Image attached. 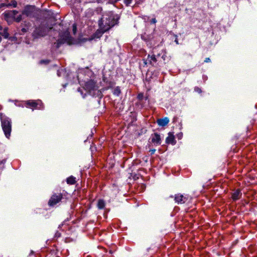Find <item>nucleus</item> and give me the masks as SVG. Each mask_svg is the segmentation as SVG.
<instances>
[{"instance_id":"obj_1","label":"nucleus","mask_w":257,"mask_h":257,"mask_svg":"<svg viewBox=\"0 0 257 257\" xmlns=\"http://www.w3.org/2000/svg\"><path fill=\"white\" fill-rule=\"evenodd\" d=\"M53 29L52 25H49L47 23H41V24L35 28L32 33V36L34 39H38L46 36L48 32Z\"/></svg>"},{"instance_id":"obj_2","label":"nucleus","mask_w":257,"mask_h":257,"mask_svg":"<svg viewBox=\"0 0 257 257\" xmlns=\"http://www.w3.org/2000/svg\"><path fill=\"white\" fill-rule=\"evenodd\" d=\"M115 20L112 16L109 15H103L101 20L99 21V28L102 27L107 29V31L114 26Z\"/></svg>"},{"instance_id":"obj_3","label":"nucleus","mask_w":257,"mask_h":257,"mask_svg":"<svg viewBox=\"0 0 257 257\" xmlns=\"http://www.w3.org/2000/svg\"><path fill=\"white\" fill-rule=\"evenodd\" d=\"M115 20L112 16L109 15H103L101 20L99 21V28L102 27L107 29V31L114 26Z\"/></svg>"},{"instance_id":"obj_4","label":"nucleus","mask_w":257,"mask_h":257,"mask_svg":"<svg viewBox=\"0 0 257 257\" xmlns=\"http://www.w3.org/2000/svg\"><path fill=\"white\" fill-rule=\"evenodd\" d=\"M98 87L96 82L92 79L86 81L84 85V89L93 96L100 95L101 92L98 90Z\"/></svg>"},{"instance_id":"obj_5","label":"nucleus","mask_w":257,"mask_h":257,"mask_svg":"<svg viewBox=\"0 0 257 257\" xmlns=\"http://www.w3.org/2000/svg\"><path fill=\"white\" fill-rule=\"evenodd\" d=\"M1 120L2 123V127L4 132L5 136L7 138H9L11 136V133L12 131V122L11 119L1 114Z\"/></svg>"},{"instance_id":"obj_6","label":"nucleus","mask_w":257,"mask_h":257,"mask_svg":"<svg viewBox=\"0 0 257 257\" xmlns=\"http://www.w3.org/2000/svg\"><path fill=\"white\" fill-rule=\"evenodd\" d=\"M73 39L71 37L70 33L68 31L64 32L60 36L57 41L54 43L56 48H58L60 46L64 43H67L68 45H71L73 43Z\"/></svg>"},{"instance_id":"obj_7","label":"nucleus","mask_w":257,"mask_h":257,"mask_svg":"<svg viewBox=\"0 0 257 257\" xmlns=\"http://www.w3.org/2000/svg\"><path fill=\"white\" fill-rule=\"evenodd\" d=\"M25 106L32 109H41L43 107V103L40 100H30L25 102Z\"/></svg>"},{"instance_id":"obj_8","label":"nucleus","mask_w":257,"mask_h":257,"mask_svg":"<svg viewBox=\"0 0 257 257\" xmlns=\"http://www.w3.org/2000/svg\"><path fill=\"white\" fill-rule=\"evenodd\" d=\"M63 198V195L61 193H54L48 201L50 206H54L59 203Z\"/></svg>"},{"instance_id":"obj_9","label":"nucleus","mask_w":257,"mask_h":257,"mask_svg":"<svg viewBox=\"0 0 257 257\" xmlns=\"http://www.w3.org/2000/svg\"><path fill=\"white\" fill-rule=\"evenodd\" d=\"M153 54L152 56L148 55L147 59L143 60V63L145 65L150 64L151 65H154V64L158 61V59L156 57L155 53H156V49H154L153 51Z\"/></svg>"},{"instance_id":"obj_10","label":"nucleus","mask_w":257,"mask_h":257,"mask_svg":"<svg viewBox=\"0 0 257 257\" xmlns=\"http://www.w3.org/2000/svg\"><path fill=\"white\" fill-rule=\"evenodd\" d=\"M18 14L16 10L6 11L4 14L5 20L8 23H10L14 19L15 16Z\"/></svg>"},{"instance_id":"obj_11","label":"nucleus","mask_w":257,"mask_h":257,"mask_svg":"<svg viewBox=\"0 0 257 257\" xmlns=\"http://www.w3.org/2000/svg\"><path fill=\"white\" fill-rule=\"evenodd\" d=\"M188 198L181 194L175 195V200L178 204H183L187 202Z\"/></svg>"},{"instance_id":"obj_12","label":"nucleus","mask_w":257,"mask_h":257,"mask_svg":"<svg viewBox=\"0 0 257 257\" xmlns=\"http://www.w3.org/2000/svg\"><path fill=\"white\" fill-rule=\"evenodd\" d=\"M151 142L152 143L157 145H159L161 143V139L160 135L157 133H154L151 135Z\"/></svg>"},{"instance_id":"obj_13","label":"nucleus","mask_w":257,"mask_h":257,"mask_svg":"<svg viewBox=\"0 0 257 257\" xmlns=\"http://www.w3.org/2000/svg\"><path fill=\"white\" fill-rule=\"evenodd\" d=\"M34 12V8L31 6L26 7L22 12V14L27 17H31Z\"/></svg>"},{"instance_id":"obj_14","label":"nucleus","mask_w":257,"mask_h":257,"mask_svg":"<svg viewBox=\"0 0 257 257\" xmlns=\"http://www.w3.org/2000/svg\"><path fill=\"white\" fill-rule=\"evenodd\" d=\"M166 143L173 145L176 144V142L173 133L170 132L168 133V136L166 139Z\"/></svg>"},{"instance_id":"obj_15","label":"nucleus","mask_w":257,"mask_h":257,"mask_svg":"<svg viewBox=\"0 0 257 257\" xmlns=\"http://www.w3.org/2000/svg\"><path fill=\"white\" fill-rule=\"evenodd\" d=\"M106 32H107V29L103 27H102V28H99V29L97 30L93 34V38H99L102 36V34Z\"/></svg>"},{"instance_id":"obj_16","label":"nucleus","mask_w":257,"mask_h":257,"mask_svg":"<svg viewBox=\"0 0 257 257\" xmlns=\"http://www.w3.org/2000/svg\"><path fill=\"white\" fill-rule=\"evenodd\" d=\"M8 28H3L0 26V42L2 41V37H3L6 39L9 37V34L8 32Z\"/></svg>"},{"instance_id":"obj_17","label":"nucleus","mask_w":257,"mask_h":257,"mask_svg":"<svg viewBox=\"0 0 257 257\" xmlns=\"http://www.w3.org/2000/svg\"><path fill=\"white\" fill-rule=\"evenodd\" d=\"M157 122L159 125L164 126L168 124L169 122V119L168 117L159 118L157 120Z\"/></svg>"},{"instance_id":"obj_18","label":"nucleus","mask_w":257,"mask_h":257,"mask_svg":"<svg viewBox=\"0 0 257 257\" xmlns=\"http://www.w3.org/2000/svg\"><path fill=\"white\" fill-rule=\"evenodd\" d=\"M154 49H156V53H155V54H156V57H157V59H158L159 58V57L161 55H162L161 58L164 60H165V58H166V56L165 53L164 52L163 50H161V52H158L159 51L158 50V48H155Z\"/></svg>"},{"instance_id":"obj_19","label":"nucleus","mask_w":257,"mask_h":257,"mask_svg":"<svg viewBox=\"0 0 257 257\" xmlns=\"http://www.w3.org/2000/svg\"><path fill=\"white\" fill-rule=\"evenodd\" d=\"M241 196V193L239 190H236L232 195V198L233 200L239 199Z\"/></svg>"},{"instance_id":"obj_20","label":"nucleus","mask_w":257,"mask_h":257,"mask_svg":"<svg viewBox=\"0 0 257 257\" xmlns=\"http://www.w3.org/2000/svg\"><path fill=\"white\" fill-rule=\"evenodd\" d=\"M66 182L69 185H74L76 183V178L73 176H71L67 178Z\"/></svg>"},{"instance_id":"obj_21","label":"nucleus","mask_w":257,"mask_h":257,"mask_svg":"<svg viewBox=\"0 0 257 257\" xmlns=\"http://www.w3.org/2000/svg\"><path fill=\"white\" fill-rule=\"evenodd\" d=\"M105 202L103 200H99L97 203V207L99 209H102L105 207Z\"/></svg>"},{"instance_id":"obj_22","label":"nucleus","mask_w":257,"mask_h":257,"mask_svg":"<svg viewBox=\"0 0 257 257\" xmlns=\"http://www.w3.org/2000/svg\"><path fill=\"white\" fill-rule=\"evenodd\" d=\"M120 89L118 87H116L113 91V94L117 96H118L120 94Z\"/></svg>"},{"instance_id":"obj_23","label":"nucleus","mask_w":257,"mask_h":257,"mask_svg":"<svg viewBox=\"0 0 257 257\" xmlns=\"http://www.w3.org/2000/svg\"><path fill=\"white\" fill-rule=\"evenodd\" d=\"M22 25H24L25 28H28V30L31 27V24L30 22H27L26 21L24 22V24H22Z\"/></svg>"},{"instance_id":"obj_24","label":"nucleus","mask_w":257,"mask_h":257,"mask_svg":"<svg viewBox=\"0 0 257 257\" xmlns=\"http://www.w3.org/2000/svg\"><path fill=\"white\" fill-rule=\"evenodd\" d=\"M22 19V15H19V16H18L17 17H16V16L15 17V18H14V20L17 22H20Z\"/></svg>"},{"instance_id":"obj_25","label":"nucleus","mask_w":257,"mask_h":257,"mask_svg":"<svg viewBox=\"0 0 257 257\" xmlns=\"http://www.w3.org/2000/svg\"><path fill=\"white\" fill-rule=\"evenodd\" d=\"M194 91L198 93H202V90L200 88L198 87H195L194 88Z\"/></svg>"},{"instance_id":"obj_26","label":"nucleus","mask_w":257,"mask_h":257,"mask_svg":"<svg viewBox=\"0 0 257 257\" xmlns=\"http://www.w3.org/2000/svg\"><path fill=\"white\" fill-rule=\"evenodd\" d=\"M72 30H73V32L74 34H75L76 33V31H77V26H76V24H73Z\"/></svg>"},{"instance_id":"obj_27","label":"nucleus","mask_w":257,"mask_h":257,"mask_svg":"<svg viewBox=\"0 0 257 257\" xmlns=\"http://www.w3.org/2000/svg\"><path fill=\"white\" fill-rule=\"evenodd\" d=\"M132 0H124V3L126 6H129L132 3Z\"/></svg>"},{"instance_id":"obj_28","label":"nucleus","mask_w":257,"mask_h":257,"mask_svg":"<svg viewBox=\"0 0 257 257\" xmlns=\"http://www.w3.org/2000/svg\"><path fill=\"white\" fill-rule=\"evenodd\" d=\"M50 62V61L48 60H42L40 61L41 64H48Z\"/></svg>"},{"instance_id":"obj_29","label":"nucleus","mask_w":257,"mask_h":257,"mask_svg":"<svg viewBox=\"0 0 257 257\" xmlns=\"http://www.w3.org/2000/svg\"><path fill=\"white\" fill-rule=\"evenodd\" d=\"M28 28H25L24 27L22 28L21 31L22 32V34H24L25 33L27 32L28 31Z\"/></svg>"},{"instance_id":"obj_30","label":"nucleus","mask_w":257,"mask_h":257,"mask_svg":"<svg viewBox=\"0 0 257 257\" xmlns=\"http://www.w3.org/2000/svg\"><path fill=\"white\" fill-rule=\"evenodd\" d=\"M182 137H183V133H180L177 135V138L179 140H181L182 138Z\"/></svg>"},{"instance_id":"obj_31","label":"nucleus","mask_w":257,"mask_h":257,"mask_svg":"<svg viewBox=\"0 0 257 257\" xmlns=\"http://www.w3.org/2000/svg\"><path fill=\"white\" fill-rule=\"evenodd\" d=\"M143 93H139L138 95V98L140 100H142L143 98Z\"/></svg>"},{"instance_id":"obj_32","label":"nucleus","mask_w":257,"mask_h":257,"mask_svg":"<svg viewBox=\"0 0 257 257\" xmlns=\"http://www.w3.org/2000/svg\"><path fill=\"white\" fill-rule=\"evenodd\" d=\"M210 61H211V60L209 58H206L204 60V62H206V63H208V62H210Z\"/></svg>"},{"instance_id":"obj_33","label":"nucleus","mask_w":257,"mask_h":257,"mask_svg":"<svg viewBox=\"0 0 257 257\" xmlns=\"http://www.w3.org/2000/svg\"><path fill=\"white\" fill-rule=\"evenodd\" d=\"M157 21L155 18L152 19L151 20V23L153 24H155L156 23Z\"/></svg>"},{"instance_id":"obj_34","label":"nucleus","mask_w":257,"mask_h":257,"mask_svg":"<svg viewBox=\"0 0 257 257\" xmlns=\"http://www.w3.org/2000/svg\"><path fill=\"white\" fill-rule=\"evenodd\" d=\"M5 6H6V5L4 4H0V8H2L3 7H5Z\"/></svg>"},{"instance_id":"obj_35","label":"nucleus","mask_w":257,"mask_h":257,"mask_svg":"<svg viewBox=\"0 0 257 257\" xmlns=\"http://www.w3.org/2000/svg\"><path fill=\"white\" fill-rule=\"evenodd\" d=\"M155 151V150H151L150 152H151V154H153Z\"/></svg>"},{"instance_id":"obj_36","label":"nucleus","mask_w":257,"mask_h":257,"mask_svg":"<svg viewBox=\"0 0 257 257\" xmlns=\"http://www.w3.org/2000/svg\"><path fill=\"white\" fill-rule=\"evenodd\" d=\"M16 6H17V4L16 3V4H14V7H16Z\"/></svg>"}]
</instances>
